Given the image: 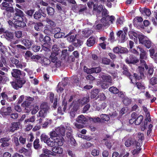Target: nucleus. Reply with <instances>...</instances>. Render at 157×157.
<instances>
[{
	"label": "nucleus",
	"instance_id": "nucleus-1",
	"mask_svg": "<svg viewBox=\"0 0 157 157\" xmlns=\"http://www.w3.org/2000/svg\"><path fill=\"white\" fill-rule=\"evenodd\" d=\"M15 13H14L13 19L15 20L14 24L15 28H23L26 26L25 22L24 21L23 18L25 17L24 14L21 10L17 8L15 9Z\"/></svg>",
	"mask_w": 157,
	"mask_h": 157
},
{
	"label": "nucleus",
	"instance_id": "nucleus-2",
	"mask_svg": "<svg viewBox=\"0 0 157 157\" xmlns=\"http://www.w3.org/2000/svg\"><path fill=\"white\" fill-rule=\"evenodd\" d=\"M25 76H21L18 78H15L13 81L10 82L12 86L15 89L18 90L21 88L26 82Z\"/></svg>",
	"mask_w": 157,
	"mask_h": 157
},
{
	"label": "nucleus",
	"instance_id": "nucleus-3",
	"mask_svg": "<svg viewBox=\"0 0 157 157\" xmlns=\"http://www.w3.org/2000/svg\"><path fill=\"white\" fill-rule=\"evenodd\" d=\"M52 52L50 56L51 61L53 63H56L58 60L57 56L60 53V50L56 45H53L52 48Z\"/></svg>",
	"mask_w": 157,
	"mask_h": 157
},
{
	"label": "nucleus",
	"instance_id": "nucleus-4",
	"mask_svg": "<svg viewBox=\"0 0 157 157\" xmlns=\"http://www.w3.org/2000/svg\"><path fill=\"white\" fill-rule=\"evenodd\" d=\"M115 20V17L111 15L106 17H103L101 19V21L103 23V25L104 26H109L110 25V24H112L113 23V21Z\"/></svg>",
	"mask_w": 157,
	"mask_h": 157
},
{
	"label": "nucleus",
	"instance_id": "nucleus-5",
	"mask_svg": "<svg viewBox=\"0 0 157 157\" xmlns=\"http://www.w3.org/2000/svg\"><path fill=\"white\" fill-rule=\"evenodd\" d=\"M10 138L9 136L1 138L0 139V143H1V144L0 147L2 148H5L9 147L10 145Z\"/></svg>",
	"mask_w": 157,
	"mask_h": 157
},
{
	"label": "nucleus",
	"instance_id": "nucleus-6",
	"mask_svg": "<svg viewBox=\"0 0 157 157\" xmlns=\"http://www.w3.org/2000/svg\"><path fill=\"white\" fill-rule=\"evenodd\" d=\"M11 74L12 77L15 78V79L18 78L21 76H25L26 75L25 72L18 69H12Z\"/></svg>",
	"mask_w": 157,
	"mask_h": 157
},
{
	"label": "nucleus",
	"instance_id": "nucleus-7",
	"mask_svg": "<svg viewBox=\"0 0 157 157\" xmlns=\"http://www.w3.org/2000/svg\"><path fill=\"white\" fill-rule=\"evenodd\" d=\"M2 10H5L7 12H13V8L10 6L9 3L3 1L0 5Z\"/></svg>",
	"mask_w": 157,
	"mask_h": 157
},
{
	"label": "nucleus",
	"instance_id": "nucleus-8",
	"mask_svg": "<svg viewBox=\"0 0 157 157\" xmlns=\"http://www.w3.org/2000/svg\"><path fill=\"white\" fill-rule=\"evenodd\" d=\"M12 108L11 107H6L3 106L0 110V114L3 117L7 115H10L12 112Z\"/></svg>",
	"mask_w": 157,
	"mask_h": 157
},
{
	"label": "nucleus",
	"instance_id": "nucleus-9",
	"mask_svg": "<svg viewBox=\"0 0 157 157\" xmlns=\"http://www.w3.org/2000/svg\"><path fill=\"white\" fill-rule=\"evenodd\" d=\"M139 59L133 55H130L129 59H125L126 62L128 64H136L139 63Z\"/></svg>",
	"mask_w": 157,
	"mask_h": 157
},
{
	"label": "nucleus",
	"instance_id": "nucleus-10",
	"mask_svg": "<svg viewBox=\"0 0 157 157\" xmlns=\"http://www.w3.org/2000/svg\"><path fill=\"white\" fill-rule=\"evenodd\" d=\"M20 125V123L19 121L11 123L9 131L13 132L15 131L18 130Z\"/></svg>",
	"mask_w": 157,
	"mask_h": 157
},
{
	"label": "nucleus",
	"instance_id": "nucleus-11",
	"mask_svg": "<svg viewBox=\"0 0 157 157\" xmlns=\"http://www.w3.org/2000/svg\"><path fill=\"white\" fill-rule=\"evenodd\" d=\"M67 101L66 100V99L64 98L62 101V106H59L58 108V112L61 114H63L62 111V108H63V111L65 112L67 109Z\"/></svg>",
	"mask_w": 157,
	"mask_h": 157
},
{
	"label": "nucleus",
	"instance_id": "nucleus-12",
	"mask_svg": "<svg viewBox=\"0 0 157 157\" xmlns=\"http://www.w3.org/2000/svg\"><path fill=\"white\" fill-rule=\"evenodd\" d=\"M122 69L123 71H122V74L129 77L130 79L132 80V75L129 71L128 67L126 65H124L123 66Z\"/></svg>",
	"mask_w": 157,
	"mask_h": 157
},
{
	"label": "nucleus",
	"instance_id": "nucleus-13",
	"mask_svg": "<svg viewBox=\"0 0 157 157\" xmlns=\"http://www.w3.org/2000/svg\"><path fill=\"white\" fill-rule=\"evenodd\" d=\"M146 52L141 46L139 45L137 47L136 49L134 48L132 50V52L137 55H139V54L144 53Z\"/></svg>",
	"mask_w": 157,
	"mask_h": 157
},
{
	"label": "nucleus",
	"instance_id": "nucleus-14",
	"mask_svg": "<svg viewBox=\"0 0 157 157\" xmlns=\"http://www.w3.org/2000/svg\"><path fill=\"white\" fill-rule=\"evenodd\" d=\"M55 139V146H62L64 141L63 137L61 136H59Z\"/></svg>",
	"mask_w": 157,
	"mask_h": 157
},
{
	"label": "nucleus",
	"instance_id": "nucleus-15",
	"mask_svg": "<svg viewBox=\"0 0 157 157\" xmlns=\"http://www.w3.org/2000/svg\"><path fill=\"white\" fill-rule=\"evenodd\" d=\"M52 151L53 152L52 155L55 156L56 155V154H62L63 150L62 147L57 146H54L52 147Z\"/></svg>",
	"mask_w": 157,
	"mask_h": 157
},
{
	"label": "nucleus",
	"instance_id": "nucleus-16",
	"mask_svg": "<svg viewBox=\"0 0 157 157\" xmlns=\"http://www.w3.org/2000/svg\"><path fill=\"white\" fill-rule=\"evenodd\" d=\"M117 36L118 37L120 38L121 42L124 43L127 40V38L126 37V34L124 33L122 31H119L117 33Z\"/></svg>",
	"mask_w": 157,
	"mask_h": 157
},
{
	"label": "nucleus",
	"instance_id": "nucleus-17",
	"mask_svg": "<svg viewBox=\"0 0 157 157\" xmlns=\"http://www.w3.org/2000/svg\"><path fill=\"white\" fill-rule=\"evenodd\" d=\"M132 80L130 79L131 81V83L135 84L136 82V80H140L142 79V77L144 76V75H139L136 73H134L133 75H132Z\"/></svg>",
	"mask_w": 157,
	"mask_h": 157
},
{
	"label": "nucleus",
	"instance_id": "nucleus-18",
	"mask_svg": "<svg viewBox=\"0 0 157 157\" xmlns=\"http://www.w3.org/2000/svg\"><path fill=\"white\" fill-rule=\"evenodd\" d=\"M56 132L58 133L59 135H61V136L63 137L65 136V128L63 126H60L58 127L55 129Z\"/></svg>",
	"mask_w": 157,
	"mask_h": 157
},
{
	"label": "nucleus",
	"instance_id": "nucleus-19",
	"mask_svg": "<svg viewBox=\"0 0 157 157\" xmlns=\"http://www.w3.org/2000/svg\"><path fill=\"white\" fill-rule=\"evenodd\" d=\"M76 121L78 123L85 124L87 122V119L82 115L79 116L76 119Z\"/></svg>",
	"mask_w": 157,
	"mask_h": 157
},
{
	"label": "nucleus",
	"instance_id": "nucleus-20",
	"mask_svg": "<svg viewBox=\"0 0 157 157\" xmlns=\"http://www.w3.org/2000/svg\"><path fill=\"white\" fill-rule=\"evenodd\" d=\"M96 39L95 37L90 36L89 38L86 42V44L88 47L93 46L95 43Z\"/></svg>",
	"mask_w": 157,
	"mask_h": 157
},
{
	"label": "nucleus",
	"instance_id": "nucleus-21",
	"mask_svg": "<svg viewBox=\"0 0 157 157\" xmlns=\"http://www.w3.org/2000/svg\"><path fill=\"white\" fill-rule=\"evenodd\" d=\"M22 44H24L25 47L28 48H31L33 42L31 40H29L28 39H24L22 41Z\"/></svg>",
	"mask_w": 157,
	"mask_h": 157
},
{
	"label": "nucleus",
	"instance_id": "nucleus-22",
	"mask_svg": "<svg viewBox=\"0 0 157 157\" xmlns=\"http://www.w3.org/2000/svg\"><path fill=\"white\" fill-rule=\"evenodd\" d=\"M10 61L11 62L14 64L17 68H21L23 67L22 65L21 64H19V61L17 59L14 57H12L10 58Z\"/></svg>",
	"mask_w": 157,
	"mask_h": 157
},
{
	"label": "nucleus",
	"instance_id": "nucleus-23",
	"mask_svg": "<svg viewBox=\"0 0 157 157\" xmlns=\"http://www.w3.org/2000/svg\"><path fill=\"white\" fill-rule=\"evenodd\" d=\"M140 55V59L139 60L140 62V63H145V60L147 59V52H145L144 53L139 54Z\"/></svg>",
	"mask_w": 157,
	"mask_h": 157
},
{
	"label": "nucleus",
	"instance_id": "nucleus-24",
	"mask_svg": "<svg viewBox=\"0 0 157 157\" xmlns=\"http://www.w3.org/2000/svg\"><path fill=\"white\" fill-rule=\"evenodd\" d=\"M102 79L105 82L109 83H112V78L111 76L108 75H102L101 76Z\"/></svg>",
	"mask_w": 157,
	"mask_h": 157
},
{
	"label": "nucleus",
	"instance_id": "nucleus-25",
	"mask_svg": "<svg viewBox=\"0 0 157 157\" xmlns=\"http://www.w3.org/2000/svg\"><path fill=\"white\" fill-rule=\"evenodd\" d=\"M41 11L42 10L40 9L35 12L33 15V18L35 19L39 20L42 17Z\"/></svg>",
	"mask_w": 157,
	"mask_h": 157
},
{
	"label": "nucleus",
	"instance_id": "nucleus-26",
	"mask_svg": "<svg viewBox=\"0 0 157 157\" xmlns=\"http://www.w3.org/2000/svg\"><path fill=\"white\" fill-rule=\"evenodd\" d=\"M136 143V140H132L131 139L127 140L125 142V145L127 147H129L131 145H133Z\"/></svg>",
	"mask_w": 157,
	"mask_h": 157
},
{
	"label": "nucleus",
	"instance_id": "nucleus-27",
	"mask_svg": "<svg viewBox=\"0 0 157 157\" xmlns=\"http://www.w3.org/2000/svg\"><path fill=\"white\" fill-rule=\"evenodd\" d=\"M18 152L20 153H23L27 156H29L30 155L29 150L24 147H22L19 149Z\"/></svg>",
	"mask_w": 157,
	"mask_h": 157
},
{
	"label": "nucleus",
	"instance_id": "nucleus-28",
	"mask_svg": "<svg viewBox=\"0 0 157 157\" xmlns=\"http://www.w3.org/2000/svg\"><path fill=\"white\" fill-rule=\"evenodd\" d=\"M99 92L98 89H93L91 91L90 97L91 99L95 98Z\"/></svg>",
	"mask_w": 157,
	"mask_h": 157
},
{
	"label": "nucleus",
	"instance_id": "nucleus-29",
	"mask_svg": "<svg viewBox=\"0 0 157 157\" xmlns=\"http://www.w3.org/2000/svg\"><path fill=\"white\" fill-rule=\"evenodd\" d=\"M138 38L140 43L142 44H144V42L148 39L146 36L141 34L138 35Z\"/></svg>",
	"mask_w": 157,
	"mask_h": 157
},
{
	"label": "nucleus",
	"instance_id": "nucleus-30",
	"mask_svg": "<svg viewBox=\"0 0 157 157\" xmlns=\"http://www.w3.org/2000/svg\"><path fill=\"white\" fill-rule=\"evenodd\" d=\"M41 61V64L44 66H47L51 63L50 60L45 57L42 58Z\"/></svg>",
	"mask_w": 157,
	"mask_h": 157
},
{
	"label": "nucleus",
	"instance_id": "nucleus-31",
	"mask_svg": "<svg viewBox=\"0 0 157 157\" xmlns=\"http://www.w3.org/2000/svg\"><path fill=\"white\" fill-rule=\"evenodd\" d=\"M42 57L41 56L37 55H33L31 57V59L32 61L36 62V63H38L39 61L40 60H41Z\"/></svg>",
	"mask_w": 157,
	"mask_h": 157
},
{
	"label": "nucleus",
	"instance_id": "nucleus-32",
	"mask_svg": "<svg viewBox=\"0 0 157 157\" xmlns=\"http://www.w3.org/2000/svg\"><path fill=\"white\" fill-rule=\"evenodd\" d=\"M40 108L41 109L45 112H47L49 109L48 104L46 102L42 103L40 106Z\"/></svg>",
	"mask_w": 157,
	"mask_h": 157
},
{
	"label": "nucleus",
	"instance_id": "nucleus-33",
	"mask_svg": "<svg viewBox=\"0 0 157 157\" xmlns=\"http://www.w3.org/2000/svg\"><path fill=\"white\" fill-rule=\"evenodd\" d=\"M143 116L142 115L139 116L135 120V124L136 125H140L143 121Z\"/></svg>",
	"mask_w": 157,
	"mask_h": 157
},
{
	"label": "nucleus",
	"instance_id": "nucleus-34",
	"mask_svg": "<svg viewBox=\"0 0 157 157\" xmlns=\"http://www.w3.org/2000/svg\"><path fill=\"white\" fill-rule=\"evenodd\" d=\"M48 14L50 16H52L54 14L55 10L53 8L51 7H48L46 9Z\"/></svg>",
	"mask_w": 157,
	"mask_h": 157
},
{
	"label": "nucleus",
	"instance_id": "nucleus-35",
	"mask_svg": "<svg viewBox=\"0 0 157 157\" xmlns=\"http://www.w3.org/2000/svg\"><path fill=\"white\" fill-rule=\"evenodd\" d=\"M109 90L111 93L114 94H118V93L119 92V90L116 87L113 86L109 87Z\"/></svg>",
	"mask_w": 157,
	"mask_h": 157
},
{
	"label": "nucleus",
	"instance_id": "nucleus-36",
	"mask_svg": "<svg viewBox=\"0 0 157 157\" xmlns=\"http://www.w3.org/2000/svg\"><path fill=\"white\" fill-rule=\"evenodd\" d=\"M77 35H75V36L71 35L67 37V40L70 42H73V43L75 42L76 39V37Z\"/></svg>",
	"mask_w": 157,
	"mask_h": 157
},
{
	"label": "nucleus",
	"instance_id": "nucleus-37",
	"mask_svg": "<svg viewBox=\"0 0 157 157\" xmlns=\"http://www.w3.org/2000/svg\"><path fill=\"white\" fill-rule=\"evenodd\" d=\"M50 138L45 135V134H42L40 136V140L41 141H44L45 143H46Z\"/></svg>",
	"mask_w": 157,
	"mask_h": 157
},
{
	"label": "nucleus",
	"instance_id": "nucleus-38",
	"mask_svg": "<svg viewBox=\"0 0 157 157\" xmlns=\"http://www.w3.org/2000/svg\"><path fill=\"white\" fill-rule=\"evenodd\" d=\"M49 135L50 137L52 139L53 138H57L59 136L58 133H57L56 130H53L49 133Z\"/></svg>",
	"mask_w": 157,
	"mask_h": 157
},
{
	"label": "nucleus",
	"instance_id": "nucleus-39",
	"mask_svg": "<svg viewBox=\"0 0 157 157\" xmlns=\"http://www.w3.org/2000/svg\"><path fill=\"white\" fill-rule=\"evenodd\" d=\"M13 34L12 32L6 31L5 32V36L7 39H12L13 38Z\"/></svg>",
	"mask_w": 157,
	"mask_h": 157
},
{
	"label": "nucleus",
	"instance_id": "nucleus-40",
	"mask_svg": "<svg viewBox=\"0 0 157 157\" xmlns=\"http://www.w3.org/2000/svg\"><path fill=\"white\" fill-rule=\"evenodd\" d=\"M131 99L128 97H125L123 100V103L125 105H128L130 104L131 102Z\"/></svg>",
	"mask_w": 157,
	"mask_h": 157
},
{
	"label": "nucleus",
	"instance_id": "nucleus-41",
	"mask_svg": "<svg viewBox=\"0 0 157 157\" xmlns=\"http://www.w3.org/2000/svg\"><path fill=\"white\" fill-rule=\"evenodd\" d=\"M39 143V140L38 139H36L33 142V146L34 148L37 149L39 148L40 147V144Z\"/></svg>",
	"mask_w": 157,
	"mask_h": 157
},
{
	"label": "nucleus",
	"instance_id": "nucleus-42",
	"mask_svg": "<svg viewBox=\"0 0 157 157\" xmlns=\"http://www.w3.org/2000/svg\"><path fill=\"white\" fill-rule=\"evenodd\" d=\"M144 43V44H143L148 49L151 47L152 45L151 42L148 39L145 41Z\"/></svg>",
	"mask_w": 157,
	"mask_h": 157
},
{
	"label": "nucleus",
	"instance_id": "nucleus-43",
	"mask_svg": "<svg viewBox=\"0 0 157 157\" xmlns=\"http://www.w3.org/2000/svg\"><path fill=\"white\" fill-rule=\"evenodd\" d=\"M43 24L41 22H38L35 25L34 28L37 31H39L40 29L43 26Z\"/></svg>",
	"mask_w": 157,
	"mask_h": 157
},
{
	"label": "nucleus",
	"instance_id": "nucleus-44",
	"mask_svg": "<svg viewBox=\"0 0 157 157\" xmlns=\"http://www.w3.org/2000/svg\"><path fill=\"white\" fill-rule=\"evenodd\" d=\"M42 49L45 51H49L50 50V45L48 43H44L42 45Z\"/></svg>",
	"mask_w": 157,
	"mask_h": 157
},
{
	"label": "nucleus",
	"instance_id": "nucleus-45",
	"mask_svg": "<svg viewBox=\"0 0 157 157\" xmlns=\"http://www.w3.org/2000/svg\"><path fill=\"white\" fill-rule=\"evenodd\" d=\"M128 35L131 38H132L133 37V36H134L137 40L138 36L136 32L133 31H131L129 32Z\"/></svg>",
	"mask_w": 157,
	"mask_h": 157
},
{
	"label": "nucleus",
	"instance_id": "nucleus-46",
	"mask_svg": "<svg viewBox=\"0 0 157 157\" xmlns=\"http://www.w3.org/2000/svg\"><path fill=\"white\" fill-rule=\"evenodd\" d=\"M89 101V97H84L80 101V104L82 105H84L86 104Z\"/></svg>",
	"mask_w": 157,
	"mask_h": 157
},
{
	"label": "nucleus",
	"instance_id": "nucleus-47",
	"mask_svg": "<svg viewBox=\"0 0 157 157\" xmlns=\"http://www.w3.org/2000/svg\"><path fill=\"white\" fill-rule=\"evenodd\" d=\"M47 145L50 147H53L55 146V139L53 140H52L50 138L48 139V140L47 141L46 143Z\"/></svg>",
	"mask_w": 157,
	"mask_h": 157
},
{
	"label": "nucleus",
	"instance_id": "nucleus-48",
	"mask_svg": "<svg viewBox=\"0 0 157 157\" xmlns=\"http://www.w3.org/2000/svg\"><path fill=\"white\" fill-rule=\"evenodd\" d=\"M135 84L137 88L139 89L142 90L144 89H145L144 86L142 84L141 82H136V83L135 84Z\"/></svg>",
	"mask_w": 157,
	"mask_h": 157
},
{
	"label": "nucleus",
	"instance_id": "nucleus-49",
	"mask_svg": "<svg viewBox=\"0 0 157 157\" xmlns=\"http://www.w3.org/2000/svg\"><path fill=\"white\" fill-rule=\"evenodd\" d=\"M128 52V50L126 48L121 47V46H120L119 54H125L127 53Z\"/></svg>",
	"mask_w": 157,
	"mask_h": 157
},
{
	"label": "nucleus",
	"instance_id": "nucleus-50",
	"mask_svg": "<svg viewBox=\"0 0 157 157\" xmlns=\"http://www.w3.org/2000/svg\"><path fill=\"white\" fill-rule=\"evenodd\" d=\"M143 21V19L142 17H136L133 20V23L134 24L138 22H142Z\"/></svg>",
	"mask_w": 157,
	"mask_h": 157
},
{
	"label": "nucleus",
	"instance_id": "nucleus-51",
	"mask_svg": "<svg viewBox=\"0 0 157 157\" xmlns=\"http://www.w3.org/2000/svg\"><path fill=\"white\" fill-rule=\"evenodd\" d=\"M100 117L102 120L105 121H108L110 119L109 116L106 114H101L100 115Z\"/></svg>",
	"mask_w": 157,
	"mask_h": 157
},
{
	"label": "nucleus",
	"instance_id": "nucleus-52",
	"mask_svg": "<svg viewBox=\"0 0 157 157\" xmlns=\"http://www.w3.org/2000/svg\"><path fill=\"white\" fill-rule=\"evenodd\" d=\"M83 70L84 72L87 74L92 73L93 70L92 69V68H89L87 67L86 66H84L83 67Z\"/></svg>",
	"mask_w": 157,
	"mask_h": 157
},
{
	"label": "nucleus",
	"instance_id": "nucleus-53",
	"mask_svg": "<svg viewBox=\"0 0 157 157\" xmlns=\"http://www.w3.org/2000/svg\"><path fill=\"white\" fill-rule=\"evenodd\" d=\"M40 49V46L36 45L34 44L32 47V50L35 52H38Z\"/></svg>",
	"mask_w": 157,
	"mask_h": 157
},
{
	"label": "nucleus",
	"instance_id": "nucleus-54",
	"mask_svg": "<svg viewBox=\"0 0 157 157\" xmlns=\"http://www.w3.org/2000/svg\"><path fill=\"white\" fill-rule=\"evenodd\" d=\"M110 61V59H108L107 58L103 57L102 59V62L103 64L105 65H109Z\"/></svg>",
	"mask_w": 157,
	"mask_h": 157
},
{
	"label": "nucleus",
	"instance_id": "nucleus-55",
	"mask_svg": "<svg viewBox=\"0 0 157 157\" xmlns=\"http://www.w3.org/2000/svg\"><path fill=\"white\" fill-rule=\"evenodd\" d=\"M82 43V42L80 40L78 39L77 40V42H73V44L75 47H80Z\"/></svg>",
	"mask_w": 157,
	"mask_h": 157
},
{
	"label": "nucleus",
	"instance_id": "nucleus-56",
	"mask_svg": "<svg viewBox=\"0 0 157 157\" xmlns=\"http://www.w3.org/2000/svg\"><path fill=\"white\" fill-rule=\"evenodd\" d=\"M150 83L152 86L157 84V78L155 77L151 78L150 79Z\"/></svg>",
	"mask_w": 157,
	"mask_h": 157
},
{
	"label": "nucleus",
	"instance_id": "nucleus-57",
	"mask_svg": "<svg viewBox=\"0 0 157 157\" xmlns=\"http://www.w3.org/2000/svg\"><path fill=\"white\" fill-rule=\"evenodd\" d=\"M93 70L92 73H99L101 70V68L99 67L94 68H92Z\"/></svg>",
	"mask_w": 157,
	"mask_h": 157
},
{
	"label": "nucleus",
	"instance_id": "nucleus-58",
	"mask_svg": "<svg viewBox=\"0 0 157 157\" xmlns=\"http://www.w3.org/2000/svg\"><path fill=\"white\" fill-rule=\"evenodd\" d=\"M46 21L51 26L55 27L56 25V23L49 18H46Z\"/></svg>",
	"mask_w": 157,
	"mask_h": 157
},
{
	"label": "nucleus",
	"instance_id": "nucleus-59",
	"mask_svg": "<svg viewBox=\"0 0 157 157\" xmlns=\"http://www.w3.org/2000/svg\"><path fill=\"white\" fill-rule=\"evenodd\" d=\"M109 12L105 8L103 9L102 13L101 14L102 17H106L108 16Z\"/></svg>",
	"mask_w": 157,
	"mask_h": 157
},
{
	"label": "nucleus",
	"instance_id": "nucleus-60",
	"mask_svg": "<svg viewBox=\"0 0 157 157\" xmlns=\"http://www.w3.org/2000/svg\"><path fill=\"white\" fill-rule=\"evenodd\" d=\"M138 137L139 139L137 142H139L140 143H142V140L144 139V137L143 134L140 133H139L138 135Z\"/></svg>",
	"mask_w": 157,
	"mask_h": 157
},
{
	"label": "nucleus",
	"instance_id": "nucleus-61",
	"mask_svg": "<svg viewBox=\"0 0 157 157\" xmlns=\"http://www.w3.org/2000/svg\"><path fill=\"white\" fill-rule=\"evenodd\" d=\"M31 103L28 101H24L21 105L22 107L24 108L29 107L30 106Z\"/></svg>",
	"mask_w": 157,
	"mask_h": 157
},
{
	"label": "nucleus",
	"instance_id": "nucleus-62",
	"mask_svg": "<svg viewBox=\"0 0 157 157\" xmlns=\"http://www.w3.org/2000/svg\"><path fill=\"white\" fill-rule=\"evenodd\" d=\"M34 10H28L26 13L30 17H32L33 15V14L34 13Z\"/></svg>",
	"mask_w": 157,
	"mask_h": 157
},
{
	"label": "nucleus",
	"instance_id": "nucleus-63",
	"mask_svg": "<svg viewBox=\"0 0 157 157\" xmlns=\"http://www.w3.org/2000/svg\"><path fill=\"white\" fill-rule=\"evenodd\" d=\"M47 112H45L43 110L41 109L39 112L38 117H44L46 116Z\"/></svg>",
	"mask_w": 157,
	"mask_h": 157
},
{
	"label": "nucleus",
	"instance_id": "nucleus-64",
	"mask_svg": "<svg viewBox=\"0 0 157 157\" xmlns=\"http://www.w3.org/2000/svg\"><path fill=\"white\" fill-rule=\"evenodd\" d=\"M99 151L97 149H94L91 151V154L93 156H97L99 155Z\"/></svg>",
	"mask_w": 157,
	"mask_h": 157
}]
</instances>
